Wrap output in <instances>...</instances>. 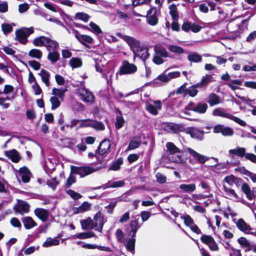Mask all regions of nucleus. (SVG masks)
<instances>
[{"label":"nucleus","mask_w":256,"mask_h":256,"mask_svg":"<svg viewBox=\"0 0 256 256\" xmlns=\"http://www.w3.org/2000/svg\"><path fill=\"white\" fill-rule=\"evenodd\" d=\"M34 32L33 28H22L16 31V40L22 44H26L28 40V37Z\"/></svg>","instance_id":"1"},{"label":"nucleus","mask_w":256,"mask_h":256,"mask_svg":"<svg viewBox=\"0 0 256 256\" xmlns=\"http://www.w3.org/2000/svg\"><path fill=\"white\" fill-rule=\"evenodd\" d=\"M212 115L214 116H222L232 120L242 126H246V123L245 122L240 119V118L231 114L230 113H228L226 110L222 108H218L214 109L213 110Z\"/></svg>","instance_id":"2"},{"label":"nucleus","mask_w":256,"mask_h":256,"mask_svg":"<svg viewBox=\"0 0 256 256\" xmlns=\"http://www.w3.org/2000/svg\"><path fill=\"white\" fill-rule=\"evenodd\" d=\"M122 38L130 46V50L134 52V57H136V54L140 52L143 47L140 42L130 36H122Z\"/></svg>","instance_id":"3"},{"label":"nucleus","mask_w":256,"mask_h":256,"mask_svg":"<svg viewBox=\"0 0 256 256\" xmlns=\"http://www.w3.org/2000/svg\"><path fill=\"white\" fill-rule=\"evenodd\" d=\"M70 170L71 173L79 175L80 178H84L96 172V170L88 166H70Z\"/></svg>","instance_id":"4"},{"label":"nucleus","mask_w":256,"mask_h":256,"mask_svg":"<svg viewBox=\"0 0 256 256\" xmlns=\"http://www.w3.org/2000/svg\"><path fill=\"white\" fill-rule=\"evenodd\" d=\"M92 221V226L90 228L101 232L104 224L106 222V218L101 212H98L94 216Z\"/></svg>","instance_id":"5"},{"label":"nucleus","mask_w":256,"mask_h":256,"mask_svg":"<svg viewBox=\"0 0 256 256\" xmlns=\"http://www.w3.org/2000/svg\"><path fill=\"white\" fill-rule=\"evenodd\" d=\"M146 22L150 26H156L158 22L157 10L156 7L151 6L146 12Z\"/></svg>","instance_id":"6"},{"label":"nucleus","mask_w":256,"mask_h":256,"mask_svg":"<svg viewBox=\"0 0 256 256\" xmlns=\"http://www.w3.org/2000/svg\"><path fill=\"white\" fill-rule=\"evenodd\" d=\"M136 70L137 68L134 64H130L128 61L125 60L122 62L118 72L121 75L131 74L136 72Z\"/></svg>","instance_id":"7"},{"label":"nucleus","mask_w":256,"mask_h":256,"mask_svg":"<svg viewBox=\"0 0 256 256\" xmlns=\"http://www.w3.org/2000/svg\"><path fill=\"white\" fill-rule=\"evenodd\" d=\"M185 151L188 152L194 159L200 164H204L210 159V157L199 154L190 148H186Z\"/></svg>","instance_id":"8"},{"label":"nucleus","mask_w":256,"mask_h":256,"mask_svg":"<svg viewBox=\"0 0 256 256\" xmlns=\"http://www.w3.org/2000/svg\"><path fill=\"white\" fill-rule=\"evenodd\" d=\"M78 93L84 102H92L94 100V96L92 93L84 88H79Z\"/></svg>","instance_id":"9"},{"label":"nucleus","mask_w":256,"mask_h":256,"mask_svg":"<svg viewBox=\"0 0 256 256\" xmlns=\"http://www.w3.org/2000/svg\"><path fill=\"white\" fill-rule=\"evenodd\" d=\"M186 134H189L190 136L200 140H202L204 138V132L194 127H188L184 130Z\"/></svg>","instance_id":"10"},{"label":"nucleus","mask_w":256,"mask_h":256,"mask_svg":"<svg viewBox=\"0 0 256 256\" xmlns=\"http://www.w3.org/2000/svg\"><path fill=\"white\" fill-rule=\"evenodd\" d=\"M214 133H222L224 136H232L234 134L233 130L222 124H217L214 128Z\"/></svg>","instance_id":"11"},{"label":"nucleus","mask_w":256,"mask_h":256,"mask_svg":"<svg viewBox=\"0 0 256 256\" xmlns=\"http://www.w3.org/2000/svg\"><path fill=\"white\" fill-rule=\"evenodd\" d=\"M161 108V102L158 100L153 101V104L147 103L146 106V110L154 116L158 114V110H160Z\"/></svg>","instance_id":"12"},{"label":"nucleus","mask_w":256,"mask_h":256,"mask_svg":"<svg viewBox=\"0 0 256 256\" xmlns=\"http://www.w3.org/2000/svg\"><path fill=\"white\" fill-rule=\"evenodd\" d=\"M111 144L110 140L105 139L101 142L98 148V151L100 155L108 154L110 151Z\"/></svg>","instance_id":"13"},{"label":"nucleus","mask_w":256,"mask_h":256,"mask_svg":"<svg viewBox=\"0 0 256 256\" xmlns=\"http://www.w3.org/2000/svg\"><path fill=\"white\" fill-rule=\"evenodd\" d=\"M124 180L112 182L109 181L108 182L104 184L102 186L96 188L94 189H98L102 188L103 190H106L108 188H116L122 187L124 185Z\"/></svg>","instance_id":"14"},{"label":"nucleus","mask_w":256,"mask_h":256,"mask_svg":"<svg viewBox=\"0 0 256 256\" xmlns=\"http://www.w3.org/2000/svg\"><path fill=\"white\" fill-rule=\"evenodd\" d=\"M20 176L24 182L27 183L30 180L31 173L29 170L26 166H24L19 170Z\"/></svg>","instance_id":"15"},{"label":"nucleus","mask_w":256,"mask_h":256,"mask_svg":"<svg viewBox=\"0 0 256 256\" xmlns=\"http://www.w3.org/2000/svg\"><path fill=\"white\" fill-rule=\"evenodd\" d=\"M34 213L42 222H46L49 216L48 212L46 210L42 208H36L34 210Z\"/></svg>","instance_id":"16"},{"label":"nucleus","mask_w":256,"mask_h":256,"mask_svg":"<svg viewBox=\"0 0 256 256\" xmlns=\"http://www.w3.org/2000/svg\"><path fill=\"white\" fill-rule=\"evenodd\" d=\"M228 154L230 156H236L240 158L245 157L246 154V150L242 147H236L235 148L228 150Z\"/></svg>","instance_id":"17"},{"label":"nucleus","mask_w":256,"mask_h":256,"mask_svg":"<svg viewBox=\"0 0 256 256\" xmlns=\"http://www.w3.org/2000/svg\"><path fill=\"white\" fill-rule=\"evenodd\" d=\"M5 155L14 162H18L20 160V157L18 152L16 150H12L6 151Z\"/></svg>","instance_id":"18"},{"label":"nucleus","mask_w":256,"mask_h":256,"mask_svg":"<svg viewBox=\"0 0 256 256\" xmlns=\"http://www.w3.org/2000/svg\"><path fill=\"white\" fill-rule=\"evenodd\" d=\"M30 210V205L28 202L24 201L19 202L18 206L15 208V211L16 212L22 214L23 213H28Z\"/></svg>","instance_id":"19"},{"label":"nucleus","mask_w":256,"mask_h":256,"mask_svg":"<svg viewBox=\"0 0 256 256\" xmlns=\"http://www.w3.org/2000/svg\"><path fill=\"white\" fill-rule=\"evenodd\" d=\"M214 81L213 77L212 75L206 74L202 77L201 80L196 84L198 88H202L206 87L208 84Z\"/></svg>","instance_id":"20"},{"label":"nucleus","mask_w":256,"mask_h":256,"mask_svg":"<svg viewBox=\"0 0 256 256\" xmlns=\"http://www.w3.org/2000/svg\"><path fill=\"white\" fill-rule=\"evenodd\" d=\"M224 189L227 198L235 201L238 200V196L234 190L226 188L225 186H224Z\"/></svg>","instance_id":"21"},{"label":"nucleus","mask_w":256,"mask_h":256,"mask_svg":"<svg viewBox=\"0 0 256 256\" xmlns=\"http://www.w3.org/2000/svg\"><path fill=\"white\" fill-rule=\"evenodd\" d=\"M22 222L24 224V228L29 230L36 226V223L35 221L30 216H26L22 218Z\"/></svg>","instance_id":"22"},{"label":"nucleus","mask_w":256,"mask_h":256,"mask_svg":"<svg viewBox=\"0 0 256 256\" xmlns=\"http://www.w3.org/2000/svg\"><path fill=\"white\" fill-rule=\"evenodd\" d=\"M180 188L184 192L192 193L196 189V185L194 183L189 184H182L180 186Z\"/></svg>","instance_id":"23"},{"label":"nucleus","mask_w":256,"mask_h":256,"mask_svg":"<svg viewBox=\"0 0 256 256\" xmlns=\"http://www.w3.org/2000/svg\"><path fill=\"white\" fill-rule=\"evenodd\" d=\"M45 46L47 48L48 51H51L56 50L59 46L56 41L47 37Z\"/></svg>","instance_id":"24"},{"label":"nucleus","mask_w":256,"mask_h":256,"mask_svg":"<svg viewBox=\"0 0 256 256\" xmlns=\"http://www.w3.org/2000/svg\"><path fill=\"white\" fill-rule=\"evenodd\" d=\"M106 64V62L104 58L96 59L95 66L96 72L100 73L106 72L105 66Z\"/></svg>","instance_id":"25"},{"label":"nucleus","mask_w":256,"mask_h":256,"mask_svg":"<svg viewBox=\"0 0 256 256\" xmlns=\"http://www.w3.org/2000/svg\"><path fill=\"white\" fill-rule=\"evenodd\" d=\"M38 74L40 76L42 82L47 87H48L50 86V74L49 72L45 70L42 69L41 70Z\"/></svg>","instance_id":"26"},{"label":"nucleus","mask_w":256,"mask_h":256,"mask_svg":"<svg viewBox=\"0 0 256 256\" xmlns=\"http://www.w3.org/2000/svg\"><path fill=\"white\" fill-rule=\"evenodd\" d=\"M75 36L77 40L83 44H86V43L91 44L93 41L92 38L88 35H80L76 34Z\"/></svg>","instance_id":"27"},{"label":"nucleus","mask_w":256,"mask_h":256,"mask_svg":"<svg viewBox=\"0 0 256 256\" xmlns=\"http://www.w3.org/2000/svg\"><path fill=\"white\" fill-rule=\"evenodd\" d=\"M236 225L239 230L246 233H248L250 230H251L250 226L247 224L242 219L238 220Z\"/></svg>","instance_id":"28"},{"label":"nucleus","mask_w":256,"mask_h":256,"mask_svg":"<svg viewBox=\"0 0 256 256\" xmlns=\"http://www.w3.org/2000/svg\"><path fill=\"white\" fill-rule=\"evenodd\" d=\"M169 14L174 20H177L179 18L178 8L176 4H173L168 6Z\"/></svg>","instance_id":"29"},{"label":"nucleus","mask_w":256,"mask_h":256,"mask_svg":"<svg viewBox=\"0 0 256 256\" xmlns=\"http://www.w3.org/2000/svg\"><path fill=\"white\" fill-rule=\"evenodd\" d=\"M59 244L60 241L56 238H48L42 244V246L44 248H48L58 246Z\"/></svg>","instance_id":"30"},{"label":"nucleus","mask_w":256,"mask_h":256,"mask_svg":"<svg viewBox=\"0 0 256 256\" xmlns=\"http://www.w3.org/2000/svg\"><path fill=\"white\" fill-rule=\"evenodd\" d=\"M141 141L140 138L135 137L132 139L129 144L127 150H134L140 146Z\"/></svg>","instance_id":"31"},{"label":"nucleus","mask_w":256,"mask_h":256,"mask_svg":"<svg viewBox=\"0 0 256 256\" xmlns=\"http://www.w3.org/2000/svg\"><path fill=\"white\" fill-rule=\"evenodd\" d=\"M242 191L246 194L247 198L252 200L254 198L253 194L251 192V190L250 186L246 183H244L242 186Z\"/></svg>","instance_id":"32"},{"label":"nucleus","mask_w":256,"mask_h":256,"mask_svg":"<svg viewBox=\"0 0 256 256\" xmlns=\"http://www.w3.org/2000/svg\"><path fill=\"white\" fill-rule=\"evenodd\" d=\"M28 55L31 58L40 60L42 57V53L40 50L33 48L29 51Z\"/></svg>","instance_id":"33"},{"label":"nucleus","mask_w":256,"mask_h":256,"mask_svg":"<svg viewBox=\"0 0 256 256\" xmlns=\"http://www.w3.org/2000/svg\"><path fill=\"white\" fill-rule=\"evenodd\" d=\"M155 54L162 57L167 58L168 56V52L164 48L156 46L154 48Z\"/></svg>","instance_id":"34"},{"label":"nucleus","mask_w":256,"mask_h":256,"mask_svg":"<svg viewBox=\"0 0 256 256\" xmlns=\"http://www.w3.org/2000/svg\"><path fill=\"white\" fill-rule=\"evenodd\" d=\"M69 64L72 68H80L82 66V62L80 58H72L70 60Z\"/></svg>","instance_id":"35"},{"label":"nucleus","mask_w":256,"mask_h":256,"mask_svg":"<svg viewBox=\"0 0 256 256\" xmlns=\"http://www.w3.org/2000/svg\"><path fill=\"white\" fill-rule=\"evenodd\" d=\"M208 108V104L206 103L199 102L196 106L194 111L199 114H204Z\"/></svg>","instance_id":"36"},{"label":"nucleus","mask_w":256,"mask_h":256,"mask_svg":"<svg viewBox=\"0 0 256 256\" xmlns=\"http://www.w3.org/2000/svg\"><path fill=\"white\" fill-rule=\"evenodd\" d=\"M47 37L41 36L35 38L33 40V44L36 46H45Z\"/></svg>","instance_id":"37"},{"label":"nucleus","mask_w":256,"mask_h":256,"mask_svg":"<svg viewBox=\"0 0 256 256\" xmlns=\"http://www.w3.org/2000/svg\"><path fill=\"white\" fill-rule=\"evenodd\" d=\"M168 48L170 52L178 54H183L184 52V50L182 47L174 44L168 45Z\"/></svg>","instance_id":"38"},{"label":"nucleus","mask_w":256,"mask_h":256,"mask_svg":"<svg viewBox=\"0 0 256 256\" xmlns=\"http://www.w3.org/2000/svg\"><path fill=\"white\" fill-rule=\"evenodd\" d=\"M83 248H88V249H96L97 248L99 250L106 251V252H110V248L108 247L103 246H98L96 244H85L83 245Z\"/></svg>","instance_id":"39"},{"label":"nucleus","mask_w":256,"mask_h":256,"mask_svg":"<svg viewBox=\"0 0 256 256\" xmlns=\"http://www.w3.org/2000/svg\"><path fill=\"white\" fill-rule=\"evenodd\" d=\"M208 102L210 106L216 105L220 103L219 97L214 94H211L208 96Z\"/></svg>","instance_id":"40"},{"label":"nucleus","mask_w":256,"mask_h":256,"mask_svg":"<svg viewBox=\"0 0 256 256\" xmlns=\"http://www.w3.org/2000/svg\"><path fill=\"white\" fill-rule=\"evenodd\" d=\"M166 146L168 152H170L169 154H175L180 152V149L172 142H167Z\"/></svg>","instance_id":"41"},{"label":"nucleus","mask_w":256,"mask_h":256,"mask_svg":"<svg viewBox=\"0 0 256 256\" xmlns=\"http://www.w3.org/2000/svg\"><path fill=\"white\" fill-rule=\"evenodd\" d=\"M60 54L56 50L49 51L48 58L52 62H54L58 60Z\"/></svg>","instance_id":"42"},{"label":"nucleus","mask_w":256,"mask_h":256,"mask_svg":"<svg viewBox=\"0 0 256 256\" xmlns=\"http://www.w3.org/2000/svg\"><path fill=\"white\" fill-rule=\"evenodd\" d=\"M240 24L236 21H232L228 23L227 28L230 32L238 31Z\"/></svg>","instance_id":"43"},{"label":"nucleus","mask_w":256,"mask_h":256,"mask_svg":"<svg viewBox=\"0 0 256 256\" xmlns=\"http://www.w3.org/2000/svg\"><path fill=\"white\" fill-rule=\"evenodd\" d=\"M238 242L242 248H247L246 251L250 250V244L245 238L240 237L238 239Z\"/></svg>","instance_id":"44"},{"label":"nucleus","mask_w":256,"mask_h":256,"mask_svg":"<svg viewBox=\"0 0 256 256\" xmlns=\"http://www.w3.org/2000/svg\"><path fill=\"white\" fill-rule=\"evenodd\" d=\"M74 236L80 239H86L95 236V234L92 232H88L77 234Z\"/></svg>","instance_id":"45"},{"label":"nucleus","mask_w":256,"mask_h":256,"mask_svg":"<svg viewBox=\"0 0 256 256\" xmlns=\"http://www.w3.org/2000/svg\"><path fill=\"white\" fill-rule=\"evenodd\" d=\"M90 204L87 202H83L80 206L76 208V213L84 212L88 210L90 208Z\"/></svg>","instance_id":"46"},{"label":"nucleus","mask_w":256,"mask_h":256,"mask_svg":"<svg viewBox=\"0 0 256 256\" xmlns=\"http://www.w3.org/2000/svg\"><path fill=\"white\" fill-rule=\"evenodd\" d=\"M66 91V90L65 88H54L52 90V94L54 96H58L60 98H62Z\"/></svg>","instance_id":"47"},{"label":"nucleus","mask_w":256,"mask_h":256,"mask_svg":"<svg viewBox=\"0 0 256 256\" xmlns=\"http://www.w3.org/2000/svg\"><path fill=\"white\" fill-rule=\"evenodd\" d=\"M82 228L84 230H88L90 226H92V220L90 218L82 220H80Z\"/></svg>","instance_id":"48"},{"label":"nucleus","mask_w":256,"mask_h":256,"mask_svg":"<svg viewBox=\"0 0 256 256\" xmlns=\"http://www.w3.org/2000/svg\"><path fill=\"white\" fill-rule=\"evenodd\" d=\"M50 100L52 104L51 108L52 110L58 108L60 104V102L57 96H52Z\"/></svg>","instance_id":"49"},{"label":"nucleus","mask_w":256,"mask_h":256,"mask_svg":"<svg viewBox=\"0 0 256 256\" xmlns=\"http://www.w3.org/2000/svg\"><path fill=\"white\" fill-rule=\"evenodd\" d=\"M131 232H132V237H135L136 232L140 227L137 220H134L130 222V223Z\"/></svg>","instance_id":"50"},{"label":"nucleus","mask_w":256,"mask_h":256,"mask_svg":"<svg viewBox=\"0 0 256 256\" xmlns=\"http://www.w3.org/2000/svg\"><path fill=\"white\" fill-rule=\"evenodd\" d=\"M135 242L136 239L134 237H132L126 244V249L131 252H133L134 250Z\"/></svg>","instance_id":"51"},{"label":"nucleus","mask_w":256,"mask_h":256,"mask_svg":"<svg viewBox=\"0 0 256 256\" xmlns=\"http://www.w3.org/2000/svg\"><path fill=\"white\" fill-rule=\"evenodd\" d=\"M188 58L190 62H200L202 60V57L200 55L196 53H192L188 56Z\"/></svg>","instance_id":"52"},{"label":"nucleus","mask_w":256,"mask_h":256,"mask_svg":"<svg viewBox=\"0 0 256 256\" xmlns=\"http://www.w3.org/2000/svg\"><path fill=\"white\" fill-rule=\"evenodd\" d=\"M123 160L122 158H118L114 162L110 167L108 170H117L120 168V165L122 164Z\"/></svg>","instance_id":"53"},{"label":"nucleus","mask_w":256,"mask_h":256,"mask_svg":"<svg viewBox=\"0 0 256 256\" xmlns=\"http://www.w3.org/2000/svg\"><path fill=\"white\" fill-rule=\"evenodd\" d=\"M168 128L172 132L176 133L181 130L182 126L180 124H170L168 126Z\"/></svg>","instance_id":"54"},{"label":"nucleus","mask_w":256,"mask_h":256,"mask_svg":"<svg viewBox=\"0 0 256 256\" xmlns=\"http://www.w3.org/2000/svg\"><path fill=\"white\" fill-rule=\"evenodd\" d=\"M168 158L174 162L180 163L182 162V156H178L177 154H168Z\"/></svg>","instance_id":"55"},{"label":"nucleus","mask_w":256,"mask_h":256,"mask_svg":"<svg viewBox=\"0 0 256 256\" xmlns=\"http://www.w3.org/2000/svg\"><path fill=\"white\" fill-rule=\"evenodd\" d=\"M152 0H132V4L134 6H138L143 4L150 5Z\"/></svg>","instance_id":"56"},{"label":"nucleus","mask_w":256,"mask_h":256,"mask_svg":"<svg viewBox=\"0 0 256 256\" xmlns=\"http://www.w3.org/2000/svg\"><path fill=\"white\" fill-rule=\"evenodd\" d=\"M90 17L88 15L83 12H78L75 16V18L77 20H82L84 22H88Z\"/></svg>","instance_id":"57"},{"label":"nucleus","mask_w":256,"mask_h":256,"mask_svg":"<svg viewBox=\"0 0 256 256\" xmlns=\"http://www.w3.org/2000/svg\"><path fill=\"white\" fill-rule=\"evenodd\" d=\"M136 56H140L142 59L144 60L150 56V54L148 50L142 47V50L136 54Z\"/></svg>","instance_id":"58"},{"label":"nucleus","mask_w":256,"mask_h":256,"mask_svg":"<svg viewBox=\"0 0 256 256\" xmlns=\"http://www.w3.org/2000/svg\"><path fill=\"white\" fill-rule=\"evenodd\" d=\"M89 26L91 28V30L92 32L98 34L102 33V30L95 23L90 22L89 24Z\"/></svg>","instance_id":"59"},{"label":"nucleus","mask_w":256,"mask_h":256,"mask_svg":"<svg viewBox=\"0 0 256 256\" xmlns=\"http://www.w3.org/2000/svg\"><path fill=\"white\" fill-rule=\"evenodd\" d=\"M238 179L232 175L226 176L224 181L228 183L229 185L232 186L234 183L238 182Z\"/></svg>","instance_id":"60"},{"label":"nucleus","mask_w":256,"mask_h":256,"mask_svg":"<svg viewBox=\"0 0 256 256\" xmlns=\"http://www.w3.org/2000/svg\"><path fill=\"white\" fill-rule=\"evenodd\" d=\"M124 120L123 117L121 115L118 116L116 118V128L117 129L121 128L124 126Z\"/></svg>","instance_id":"61"},{"label":"nucleus","mask_w":256,"mask_h":256,"mask_svg":"<svg viewBox=\"0 0 256 256\" xmlns=\"http://www.w3.org/2000/svg\"><path fill=\"white\" fill-rule=\"evenodd\" d=\"M92 127L97 130H104V126L102 122H98L92 120Z\"/></svg>","instance_id":"62"},{"label":"nucleus","mask_w":256,"mask_h":256,"mask_svg":"<svg viewBox=\"0 0 256 256\" xmlns=\"http://www.w3.org/2000/svg\"><path fill=\"white\" fill-rule=\"evenodd\" d=\"M200 240L203 243L206 244L208 246V244H210L212 242V241L214 240V239L210 236L203 235L201 237Z\"/></svg>","instance_id":"63"},{"label":"nucleus","mask_w":256,"mask_h":256,"mask_svg":"<svg viewBox=\"0 0 256 256\" xmlns=\"http://www.w3.org/2000/svg\"><path fill=\"white\" fill-rule=\"evenodd\" d=\"M198 87L196 84L187 89V94L192 97L195 96L198 94V90L196 89Z\"/></svg>","instance_id":"64"}]
</instances>
